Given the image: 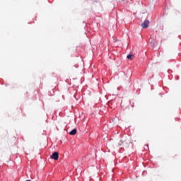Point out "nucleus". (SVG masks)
I'll use <instances>...</instances> for the list:
<instances>
[{
	"instance_id": "7ed1b4c3",
	"label": "nucleus",
	"mask_w": 181,
	"mask_h": 181,
	"mask_svg": "<svg viewBox=\"0 0 181 181\" xmlns=\"http://www.w3.org/2000/svg\"><path fill=\"white\" fill-rule=\"evenodd\" d=\"M77 134V129H74L69 132V135H76Z\"/></svg>"
},
{
	"instance_id": "20e7f679",
	"label": "nucleus",
	"mask_w": 181,
	"mask_h": 181,
	"mask_svg": "<svg viewBox=\"0 0 181 181\" xmlns=\"http://www.w3.org/2000/svg\"><path fill=\"white\" fill-rule=\"evenodd\" d=\"M132 54H129V55H127V59H131L132 57Z\"/></svg>"
},
{
	"instance_id": "f03ea898",
	"label": "nucleus",
	"mask_w": 181,
	"mask_h": 181,
	"mask_svg": "<svg viewBox=\"0 0 181 181\" xmlns=\"http://www.w3.org/2000/svg\"><path fill=\"white\" fill-rule=\"evenodd\" d=\"M141 27H142L143 28H149V20H145V21L141 23Z\"/></svg>"
},
{
	"instance_id": "f257e3e1",
	"label": "nucleus",
	"mask_w": 181,
	"mask_h": 181,
	"mask_svg": "<svg viewBox=\"0 0 181 181\" xmlns=\"http://www.w3.org/2000/svg\"><path fill=\"white\" fill-rule=\"evenodd\" d=\"M51 159H54V160H59V153L54 152L51 156Z\"/></svg>"
},
{
	"instance_id": "39448f33",
	"label": "nucleus",
	"mask_w": 181,
	"mask_h": 181,
	"mask_svg": "<svg viewBox=\"0 0 181 181\" xmlns=\"http://www.w3.org/2000/svg\"><path fill=\"white\" fill-rule=\"evenodd\" d=\"M26 181H31L30 180H26Z\"/></svg>"
}]
</instances>
